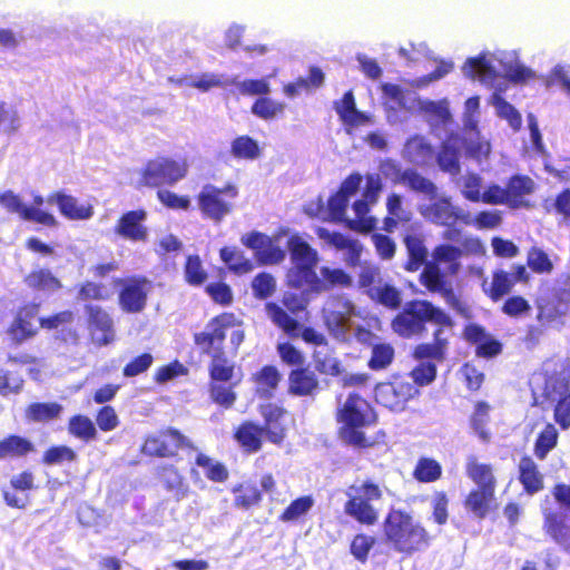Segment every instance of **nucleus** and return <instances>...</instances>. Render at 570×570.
Here are the masks:
<instances>
[{
  "instance_id": "nucleus-1",
  "label": "nucleus",
  "mask_w": 570,
  "mask_h": 570,
  "mask_svg": "<svg viewBox=\"0 0 570 570\" xmlns=\"http://www.w3.org/2000/svg\"><path fill=\"white\" fill-rule=\"evenodd\" d=\"M242 322L232 312L212 317L206 330L193 334L194 344L203 354L209 355L207 391L213 403L230 409L237 400L235 389L240 383L236 377V365L223 351L227 330L240 326Z\"/></svg>"
},
{
  "instance_id": "nucleus-2",
  "label": "nucleus",
  "mask_w": 570,
  "mask_h": 570,
  "mask_svg": "<svg viewBox=\"0 0 570 570\" xmlns=\"http://www.w3.org/2000/svg\"><path fill=\"white\" fill-rule=\"evenodd\" d=\"M428 324L434 326L432 341L417 344L412 356L416 361L434 360L436 363H443L448 356L455 322L441 307L428 299H411L393 317L391 327L400 337L412 338L426 334Z\"/></svg>"
},
{
  "instance_id": "nucleus-3",
  "label": "nucleus",
  "mask_w": 570,
  "mask_h": 570,
  "mask_svg": "<svg viewBox=\"0 0 570 570\" xmlns=\"http://www.w3.org/2000/svg\"><path fill=\"white\" fill-rule=\"evenodd\" d=\"M335 421L338 439L354 449L374 448L385 438L383 430H380L375 436L366 434V430L377 424L379 415L374 406L357 392L350 393L336 407Z\"/></svg>"
},
{
  "instance_id": "nucleus-4",
  "label": "nucleus",
  "mask_w": 570,
  "mask_h": 570,
  "mask_svg": "<svg viewBox=\"0 0 570 570\" xmlns=\"http://www.w3.org/2000/svg\"><path fill=\"white\" fill-rule=\"evenodd\" d=\"M385 544L404 557L425 550L433 537L428 529L407 511L391 509L382 523Z\"/></svg>"
},
{
  "instance_id": "nucleus-5",
  "label": "nucleus",
  "mask_w": 570,
  "mask_h": 570,
  "mask_svg": "<svg viewBox=\"0 0 570 570\" xmlns=\"http://www.w3.org/2000/svg\"><path fill=\"white\" fill-rule=\"evenodd\" d=\"M344 513L358 524L373 527L379 522L380 509L375 503L383 500V489L371 479L353 483L345 491Z\"/></svg>"
},
{
  "instance_id": "nucleus-6",
  "label": "nucleus",
  "mask_w": 570,
  "mask_h": 570,
  "mask_svg": "<svg viewBox=\"0 0 570 570\" xmlns=\"http://www.w3.org/2000/svg\"><path fill=\"white\" fill-rule=\"evenodd\" d=\"M195 451L194 442L177 428L161 426L145 435L140 452L153 459L179 460L180 451Z\"/></svg>"
},
{
  "instance_id": "nucleus-7",
  "label": "nucleus",
  "mask_w": 570,
  "mask_h": 570,
  "mask_svg": "<svg viewBox=\"0 0 570 570\" xmlns=\"http://www.w3.org/2000/svg\"><path fill=\"white\" fill-rule=\"evenodd\" d=\"M239 190L233 183H226L223 187L204 185L196 196L202 217L214 224L222 223L234 210Z\"/></svg>"
},
{
  "instance_id": "nucleus-8",
  "label": "nucleus",
  "mask_w": 570,
  "mask_h": 570,
  "mask_svg": "<svg viewBox=\"0 0 570 570\" xmlns=\"http://www.w3.org/2000/svg\"><path fill=\"white\" fill-rule=\"evenodd\" d=\"M188 174V164L185 159H175L158 156L145 163L139 171L138 187L160 188L175 186Z\"/></svg>"
},
{
  "instance_id": "nucleus-9",
  "label": "nucleus",
  "mask_w": 570,
  "mask_h": 570,
  "mask_svg": "<svg viewBox=\"0 0 570 570\" xmlns=\"http://www.w3.org/2000/svg\"><path fill=\"white\" fill-rule=\"evenodd\" d=\"M286 245L294 264L288 272V284L294 288H303L318 263L317 250L297 234L289 236Z\"/></svg>"
},
{
  "instance_id": "nucleus-10",
  "label": "nucleus",
  "mask_w": 570,
  "mask_h": 570,
  "mask_svg": "<svg viewBox=\"0 0 570 570\" xmlns=\"http://www.w3.org/2000/svg\"><path fill=\"white\" fill-rule=\"evenodd\" d=\"M264 309L269 321L288 337H301L305 343L315 346L327 344V340L323 333L312 326H303L298 320L288 315L277 302H267Z\"/></svg>"
},
{
  "instance_id": "nucleus-11",
  "label": "nucleus",
  "mask_w": 570,
  "mask_h": 570,
  "mask_svg": "<svg viewBox=\"0 0 570 570\" xmlns=\"http://www.w3.org/2000/svg\"><path fill=\"white\" fill-rule=\"evenodd\" d=\"M419 393V387L404 375H394L390 381L382 382L375 387L376 401L394 412L404 411L407 402Z\"/></svg>"
},
{
  "instance_id": "nucleus-12",
  "label": "nucleus",
  "mask_w": 570,
  "mask_h": 570,
  "mask_svg": "<svg viewBox=\"0 0 570 570\" xmlns=\"http://www.w3.org/2000/svg\"><path fill=\"white\" fill-rule=\"evenodd\" d=\"M114 285L119 286L118 304L125 313L137 314L145 309L151 282L145 276L116 278Z\"/></svg>"
},
{
  "instance_id": "nucleus-13",
  "label": "nucleus",
  "mask_w": 570,
  "mask_h": 570,
  "mask_svg": "<svg viewBox=\"0 0 570 570\" xmlns=\"http://www.w3.org/2000/svg\"><path fill=\"white\" fill-rule=\"evenodd\" d=\"M86 328L95 346L101 347L111 344L116 338L115 323L111 315L100 305L86 304Z\"/></svg>"
},
{
  "instance_id": "nucleus-14",
  "label": "nucleus",
  "mask_w": 570,
  "mask_h": 570,
  "mask_svg": "<svg viewBox=\"0 0 570 570\" xmlns=\"http://www.w3.org/2000/svg\"><path fill=\"white\" fill-rule=\"evenodd\" d=\"M259 414L263 417L261 429L266 442L283 446L289 430V415L285 407L267 403L259 406Z\"/></svg>"
},
{
  "instance_id": "nucleus-15",
  "label": "nucleus",
  "mask_w": 570,
  "mask_h": 570,
  "mask_svg": "<svg viewBox=\"0 0 570 570\" xmlns=\"http://www.w3.org/2000/svg\"><path fill=\"white\" fill-rule=\"evenodd\" d=\"M421 215L439 226L450 227L458 223L470 224V215L454 206L448 196H435L430 204L421 208Z\"/></svg>"
},
{
  "instance_id": "nucleus-16",
  "label": "nucleus",
  "mask_w": 570,
  "mask_h": 570,
  "mask_svg": "<svg viewBox=\"0 0 570 570\" xmlns=\"http://www.w3.org/2000/svg\"><path fill=\"white\" fill-rule=\"evenodd\" d=\"M530 282V274L527 266L522 264H514L512 273L504 269H495L492 272L490 284L483 283L484 294L492 301L499 302L505 295L510 294L518 283L528 284Z\"/></svg>"
},
{
  "instance_id": "nucleus-17",
  "label": "nucleus",
  "mask_w": 570,
  "mask_h": 570,
  "mask_svg": "<svg viewBox=\"0 0 570 570\" xmlns=\"http://www.w3.org/2000/svg\"><path fill=\"white\" fill-rule=\"evenodd\" d=\"M39 311L40 303L36 302L24 303L17 308L13 320L7 327V334L12 345H21L38 334L33 321L38 317Z\"/></svg>"
},
{
  "instance_id": "nucleus-18",
  "label": "nucleus",
  "mask_w": 570,
  "mask_h": 570,
  "mask_svg": "<svg viewBox=\"0 0 570 570\" xmlns=\"http://www.w3.org/2000/svg\"><path fill=\"white\" fill-rule=\"evenodd\" d=\"M353 315V303L342 296L335 297L331 307L322 309L324 326L336 338H342L347 334Z\"/></svg>"
},
{
  "instance_id": "nucleus-19",
  "label": "nucleus",
  "mask_w": 570,
  "mask_h": 570,
  "mask_svg": "<svg viewBox=\"0 0 570 570\" xmlns=\"http://www.w3.org/2000/svg\"><path fill=\"white\" fill-rule=\"evenodd\" d=\"M242 244L254 250L259 266L276 265L284 261L285 252L264 233L250 232L242 236Z\"/></svg>"
},
{
  "instance_id": "nucleus-20",
  "label": "nucleus",
  "mask_w": 570,
  "mask_h": 570,
  "mask_svg": "<svg viewBox=\"0 0 570 570\" xmlns=\"http://www.w3.org/2000/svg\"><path fill=\"white\" fill-rule=\"evenodd\" d=\"M537 320L541 324L562 322L570 307V289H556L551 296L540 297L535 302Z\"/></svg>"
},
{
  "instance_id": "nucleus-21",
  "label": "nucleus",
  "mask_w": 570,
  "mask_h": 570,
  "mask_svg": "<svg viewBox=\"0 0 570 570\" xmlns=\"http://www.w3.org/2000/svg\"><path fill=\"white\" fill-rule=\"evenodd\" d=\"M322 391L317 373L308 365L291 368L287 374V394L314 399Z\"/></svg>"
},
{
  "instance_id": "nucleus-22",
  "label": "nucleus",
  "mask_w": 570,
  "mask_h": 570,
  "mask_svg": "<svg viewBox=\"0 0 570 570\" xmlns=\"http://www.w3.org/2000/svg\"><path fill=\"white\" fill-rule=\"evenodd\" d=\"M463 338L475 346V355L481 358H493L502 353V343L490 335L479 324L470 323L463 328Z\"/></svg>"
},
{
  "instance_id": "nucleus-23",
  "label": "nucleus",
  "mask_w": 570,
  "mask_h": 570,
  "mask_svg": "<svg viewBox=\"0 0 570 570\" xmlns=\"http://www.w3.org/2000/svg\"><path fill=\"white\" fill-rule=\"evenodd\" d=\"M321 277L316 272L306 279V291L312 294L328 292L335 287H350L353 283L352 277L342 268H331L323 266L320 269Z\"/></svg>"
},
{
  "instance_id": "nucleus-24",
  "label": "nucleus",
  "mask_w": 570,
  "mask_h": 570,
  "mask_svg": "<svg viewBox=\"0 0 570 570\" xmlns=\"http://www.w3.org/2000/svg\"><path fill=\"white\" fill-rule=\"evenodd\" d=\"M147 212L142 208L124 213L115 225V233L130 242H146L148 229L144 225Z\"/></svg>"
},
{
  "instance_id": "nucleus-25",
  "label": "nucleus",
  "mask_w": 570,
  "mask_h": 570,
  "mask_svg": "<svg viewBox=\"0 0 570 570\" xmlns=\"http://www.w3.org/2000/svg\"><path fill=\"white\" fill-rule=\"evenodd\" d=\"M543 531L556 544L570 553V517L561 511L543 514Z\"/></svg>"
},
{
  "instance_id": "nucleus-26",
  "label": "nucleus",
  "mask_w": 570,
  "mask_h": 570,
  "mask_svg": "<svg viewBox=\"0 0 570 570\" xmlns=\"http://www.w3.org/2000/svg\"><path fill=\"white\" fill-rule=\"evenodd\" d=\"M233 439L244 453L253 454L263 449L265 438L261 423L254 420H243L233 431Z\"/></svg>"
},
{
  "instance_id": "nucleus-27",
  "label": "nucleus",
  "mask_w": 570,
  "mask_h": 570,
  "mask_svg": "<svg viewBox=\"0 0 570 570\" xmlns=\"http://www.w3.org/2000/svg\"><path fill=\"white\" fill-rule=\"evenodd\" d=\"M504 189L509 208H529L531 205L525 197L534 191L535 184L531 177L517 174L508 179Z\"/></svg>"
},
{
  "instance_id": "nucleus-28",
  "label": "nucleus",
  "mask_w": 570,
  "mask_h": 570,
  "mask_svg": "<svg viewBox=\"0 0 570 570\" xmlns=\"http://www.w3.org/2000/svg\"><path fill=\"white\" fill-rule=\"evenodd\" d=\"M518 480L528 495H533L544 489V474L534 459L528 454L520 458Z\"/></svg>"
},
{
  "instance_id": "nucleus-29",
  "label": "nucleus",
  "mask_w": 570,
  "mask_h": 570,
  "mask_svg": "<svg viewBox=\"0 0 570 570\" xmlns=\"http://www.w3.org/2000/svg\"><path fill=\"white\" fill-rule=\"evenodd\" d=\"M36 452L35 443L20 434H7L0 439V462L24 459Z\"/></svg>"
},
{
  "instance_id": "nucleus-30",
  "label": "nucleus",
  "mask_w": 570,
  "mask_h": 570,
  "mask_svg": "<svg viewBox=\"0 0 570 570\" xmlns=\"http://www.w3.org/2000/svg\"><path fill=\"white\" fill-rule=\"evenodd\" d=\"M495 491L471 489L463 500L468 513L479 520L485 519L497 508Z\"/></svg>"
},
{
  "instance_id": "nucleus-31",
  "label": "nucleus",
  "mask_w": 570,
  "mask_h": 570,
  "mask_svg": "<svg viewBox=\"0 0 570 570\" xmlns=\"http://www.w3.org/2000/svg\"><path fill=\"white\" fill-rule=\"evenodd\" d=\"M48 203H56L60 213L70 220H86L94 216L91 205H78L77 199L63 191H56L48 196Z\"/></svg>"
},
{
  "instance_id": "nucleus-32",
  "label": "nucleus",
  "mask_w": 570,
  "mask_h": 570,
  "mask_svg": "<svg viewBox=\"0 0 570 570\" xmlns=\"http://www.w3.org/2000/svg\"><path fill=\"white\" fill-rule=\"evenodd\" d=\"M317 236L332 245L338 250H346V263L350 266H356L361 259L362 247L357 240L351 239L338 232H330L326 228L320 227L316 230Z\"/></svg>"
},
{
  "instance_id": "nucleus-33",
  "label": "nucleus",
  "mask_w": 570,
  "mask_h": 570,
  "mask_svg": "<svg viewBox=\"0 0 570 570\" xmlns=\"http://www.w3.org/2000/svg\"><path fill=\"white\" fill-rule=\"evenodd\" d=\"M386 216L383 218L382 229L385 233H393L399 225H407L413 219L411 210L403 206V198L396 193H392L386 198Z\"/></svg>"
},
{
  "instance_id": "nucleus-34",
  "label": "nucleus",
  "mask_w": 570,
  "mask_h": 570,
  "mask_svg": "<svg viewBox=\"0 0 570 570\" xmlns=\"http://www.w3.org/2000/svg\"><path fill=\"white\" fill-rule=\"evenodd\" d=\"M13 491L3 490L2 498L6 504L14 509H24L28 505V497L21 498L16 492H26L35 489V476L31 471L24 470L10 479Z\"/></svg>"
},
{
  "instance_id": "nucleus-35",
  "label": "nucleus",
  "mask_w": 570,
  "mask_h": 570,
  "mask_svg": "<svg viewBox=\"0 0 570 570\" xmlns=\"http://www.w3.org/2000/svg\"><path fill=\"white\" fill-rule=\"evenodd\" d=\"M465 474L476 485L474 489L497 491L498 480L492 464L479 462L472 456L465 464Z\"/></svg>"
},
{
  "instance_id": "nucleus-36",
  "label": "nucleus",
  "mask_w": 570,
  "mask_h": 570,
  "mask_svg": "<svg viewBox=\"0 0 570 570\" xmlns=\"http://www.w3.org/2000/svg\"><path fill=\"white\" fill-rule=\"evenodd\" d=\"M403 244L406 248L407 259L404 263V269L406 272L419 271L426 262L428 248L424 245V238L422 235L412 233L403 236Z\"/></svg>"
},
{
  "instance_id": "nucleus-37",
  "label": "nucleus",
  "mask_w": 570,
  "mask_h": 570,
  "mask_svg": "<svg viewBox=\"0 0 570 570\" xmlns=\"http://www.w3.org/2000/svg\"><path fill=\"white\" fill-rule=\"evenodd\" d=\"M334 109L344 125L358 127L370 121V117L356 109L355 98L351 90L342 99L334 102Z\"/></svg>"
},
{
  "instance_id": "nucleus-38",
  "label": "nucleus",
  "mask_w": 570,
  "mask_h": 570,
  "mask_svg": "<svg viewBox=\"0 0 570 570\" xmlns=\"http://www.w3.org/2000/svg\"><path fill=\"white\" fill-rule=\"evenodd\" d=\"M281 380L282 374L275 365H264L252 375L256 394L261 397H272Z\"/></svg>"
},
{
  "instance_id": "nucleus-39",
  "label": "nucleus",
  "mask_w": 570,
  "mask_h": 570,
  "mask_svg": "<svg viewBox=\"0 0 570 570\" xmlns=\"http://www.w3.org/2000/svg\"><path fill=\"white\" fill-rule=\"evenodd\" d=\"M23 282L33 292L55 293L62 288L61 281L49 268L32 269Z\"/></svg>"
},
{
  "instance_id": "nucleus-40",
  "label": "nucleus",
  "mask_w": 570,
  "mask_h": 570,
  "mask_svg": "<svg viewBox=\"0 0 570 570\" xmlns=\"http://www.w3.org/2000/svg\"><path fill=\"white\" fill-rule=\"evenodd\" d=\"M157 478L163 487L174 493L176 501H180L188 494V487L179 470L173 464H163L157 469Z\"/></svg>"
},
{
  "instance_id": "nucleus-41",
  "label": "nucleus",
  "mask_w": 570,
  "mask_h": 570,
  "mask_svg": "<svg viewBox=\"0 0 570 570\" xmlns=\"http://www.w3.org/2000/svg\"><path fill=\"white\" fill-rule=\"evenodd\" d=\"M232 492L234 494L233 505L242 510H250L258 507L263 501V494L259 487L253 482H242L236 484Z\"/></svg>"
},
{
  "instance_id": "nucleus-42",
  "label": "nucleus",
  "mask_w": 570,
  "mask_h": 570,
  "mask_svg": "<svg viewBox=\"0 0 570 570\" xmlns=\"http://www.w3.org/2000/svg\"><path fill=\"white\" fill-rule=\"evenodd\" d=\"M219 256L227 268L236 275L248 274L255 268L254 263L236 247L225 246L220 248Z\"/></svg>"
},
{
  "instance_id": "nucleus-43",
  "label": "nucleus",
  "mask_w": 570,
  "mask_h": 570,
  "mask_svg": "<svg viewBox=\"0 0 570 570\" xmlns=\"http://www.w3.org/2000/svg\"><path fill=\"white\" fill-rule=\"evenodd\" d=\"M325 80L324 72L320 67H309V73L307 78L299 77L295 81L286 83L283 88L284 92L288 97H294L302 91H311L323 86Z\"/></svg>"
},
{
  "instance_id": "nucleus-44",
  "label": "nucleus",
  "mask_w": 570,
  "mask_h": 570,
  "mask_svg": "<svg viewBox=\"0 0 570 570\" xmlns=\"http://www.w3.org/2000/svg\"><path fill=\"white\" fill-rule=\"evenodd\" d=\"M423 266L419 281L430 293L442 294L450 287L446 275L440 269L439 265L428 262Z\"/></svg>"
},
{
  "instance_id": "nucleus-45",
  "label": "nucleus",
  "mask_w": 570,
  "mask_h": 570,
  "mask_svg": "<svg viewBox=\"0 0 570 570\" xmlns=\"http://www.w3.org/2000/svg\"><path fill=\"white\" fill-rule=\"evenodd\" d=\"M559 442V431L551 422L546 423L543 429L538 433L534 445L533 454L539 460H546L548 454L557 448Z\"/></svg>"
},
{
  "instance_id": "nucleus-46",
  "label": "nucleus",
  "mask_w": 570,
  "mask_h": 570,
  "mask_svg": "<svg viewBox=\"0 0 570 570\" xmlns=\"http://www.w3.org/2000/svg\"><path fill=\"white\" fill-rule=\"evenodd\" d=\"M368 200L357 199L353 203V209L357 216L356 219H346L345 226L354 232H358L362 234H367L374 230L376 225V219L372 216L365 217V215L370 212Z\"/></svg>"
},
{
  "instance_id": "nucleus-47",
  "label": "nucleus",
  "mask_w": 570,
  "mask_h": 570,
  "mask_svg": "<svg viewBox=\"0 0 570 570\" xmlns=\"http://www.w3.org/2000/svg\"><path fill=\"white\" fill-rule=\"evenodd\" d=\"M463 255V250L451 244H440L433 248L432 261L436 265L441 263H448V273L450 275H456L460 271V258Z\"/></svg>"
},
{
  "instance_id": "nucleus-48",
  "label": "nucleus",
  "mask_w": 570,
  "mask_h": 570,
  "mask_svg": "<svg viewBox=\"0 0 570 570\" xmlns=\"http://www.w3.org/2000/svg\"><path fill=\"white\" fill-rule=\"evenodd\" d=\"M401 184L405 185L412 191L426 195L430 199L438 196L436 185L429 178L422 176L414 168H407L404 170Z\"/></svg>"
},
{
  "instance_id": "nucleus-49",
  "label": "nucleus",
  "mask_w": 570,
  "mask_h": 570,
  "mask_svg": "<svg viewBox=\"0 0 570 570\" xmlns=\"http://www.w3.org/2000/svg\"><path fill=\"white\" fill-rule=\"evenodd\" d=\"M366 294L372 301L390 309H397L402 303L400 291L390 284L371 286L366 289Z\"/></svg>"
},
{
  "instance_id": "nucleus-50",
  "label": "nucleus",
  "mask_w": 570,
  "mask_h": 570,
  "mask_svg": "<svg viewBox=\"0 0 570 570\" xmlns=\"http://www.w3.org/2000/svg\"><path fill=\"white\" fill-rule=\"evenodd\" d=\"M442 465L433 458L421 456L412 472L413 478L420 483H433L441 479Z\"/></svg>"
},
{
  "instance_id": "nucleus-51",
  "label": "nucleus",
  "mask_w": 570,
  "mask_h": 570,
  "mask_svg": "<svg viewBox=\"0 0 570 570\" xmlns=\"http://www.w3.org/2000/svg\"><path fill=\"white\" fill-rule=\"evenodd\" d=\"M469 70L465 75L471 78L478 77V79L485 85L493 86L498 75L491 63L485 59L484 56L471 57L466 60Z\"/></svg>"
},
{
  "instance_id": "nucleus-52",
  "label": "nucleus",
  "mask_w": 570,
  "mask_h": 570,
  "mask_svg": "<svg viewBox=\"0 0 570 570\" xmlns=\"http://www.w3.org/2000/svg\"><path fill=\"white\" fill-rule=\"evenodd\" d=\"M62 406L56 402H35L27 406L24 415L28 421L48 422L57 419Z\"/></svg>"
},
{
  "instance_id": "nucleus-53",
  "label": "nucleus",
  "mask_w": 570,
  "mask_h": 570,
  "mask_svg": "<svg viewBox=\"0 0 570 570\" xmlns=\"http://www.w3.org/2000/svg\"><path fill=\"white\" fill-rule=\"evenodd\" d=\"M433 154V146L423 136L414 135L404 144V155L411 161H425Z\"/></svg>"
},
{
  "instance_id": "nucleus-54",
  "label": "nucleus",
  "mask_w": 570,
  "mask_h": 570,
  "mask_svg": "<svg viewBox=\"0 0 570 570\" xmlns=\"http://www.w3.org/2000/svg\"><path fill=\"white\" fill-rule=\"evenodd\" d=\"M70 435L89 442L97 438V429L90 417L83 414L72 415L67 425Z\"/></svg>"
},
{
  "instance_id": "nucleus-55",
  "label": "nucleus",
  "mask_w": 570,
  "mask_h": 570,
  "mask_svg": "<svg viewBox=\"0 0 570 570\" xmlns=\"http://www.w3.org/2000/svg\"><path fill=\"white\" fill-rule=\"evenodd\" d=\"M195 463L205 470V476L212 482L223 483L229 476L227 468L222 462L213 460L203 452L197 453Z\"/></svg>"
},
{
  "instance_id": "nucleus-56",
  "label": "nucleus",
  "mask_w": 570,
  "mask_h": 570,
  "mask_svg": "<svg viewBox=\"0 0 570 570\" xmlns=\"http://www.w3.org/2000/svg\"><path fill=\"white\" fill-rule=\"evenodd\" d=\"M230 153L236 159L254 160L261 156V147L250 136L242 135L232 141Z\"/></svg>"
},
{
  "instance_id": "nucleus-57",
  "label": "nucleus",
  "mask_w": 570,
  "mask_h": 570,
  "mask_svg": "<svg viewBox=\"0 0 570 570\" xmlns=\"http://www.w3.org/2000/svg\"><path fill=\"white\" fill-rule=\"evenodd\" d=\"M112 293L102 283L86 281L77 286V299L80 302H105Z\"/></svg>"
},
{
  "instance_id": "nucleus-58",
  "label": "nucleus",
  "mask_w": 570,
  "mask_h": 570,
  "mask_svg": "<svg viewBox=\"0 0 570 570\" xmlns=\"http://www.w3.org/2000/svg\"><path fill=\"white\" fill-rule=\"evenodd\" d=\"M394 356L395 351L390 343H376L372 346L367 366L372 371L385 370L392 364Z\"/></svg>"
},
{
  "instance_id": "nucleus-59",
  "label": "nucleus",
  "mask_w": 570,
  "mask_h": 570,
  "mask_svg": "<svg viewBox=\"0 0 570 570\" xmlns=\"http://www.w3.org/2000/svg\"><path fill=\"white\" fill-rule=\"evenodd\" d=\"M436 161L440 169L444 173L452 176H456L461 173L460 151L452 145L442 144L436 156Z\"/></svg>"
},
{
  "instance_id": "nucleus-60",
  "label": "nucleus",
  "mask_w": 570,
  "mask_h": 570,
  "mask_svg": "<svg viewBox=\"0 0 570 570\" xmlns=\"http://www.w3.org/2000/svg\"><path fill=\"white\" fill-rule=\"evenodd\" d=\"M284 102L275 101L265 96L257 98L250 107L252 114L263 120H271L278 116H282L284 114Z\"/></svg>"
},
{
  "instance_id": "nucleus-61",
  "label": "nucleus",
  "mask_w": 570,
  "mask_h": 570,
  "mask_svg": "<svg viewBox=\"0 0 570 570\" xmlns=\"http://www.w3.org/2000/svg\"><path fill=\"white\" fill-rule=\"evenodd\" d=\"M527 266L535 274L548 275L554 269V264L549 255L540 247L532 246L527 253Z\"/></svg>"
},
{
  "instance_id": "nucleus-62",
  "label": "nucleus",
  "mask_w": 570,
  "mask_h": 570,
  "mask_svg": "<svg viewBox=\"0 0 570 570\" xmlns=\"http://www.w3.org/2000/svg\"><path fill=\"white\" fill-rule=\"evenodd\" d=\"M250 287L256 299L265 301L276 292L277 282L271 273L261 272L252 279Z\"/></svg>"
},
{
  "instance_id": "nucleus-63",
  "label": "nucleus",
  "mask_w": 570,
  "mask_h": 570,
  "mask_svg": "<svg viewBox=\"0 0 570 570\" xmlns=\"http://www.w3.org/2000/svg\"><path fill=\"white\" fill-rule=\"evenodd\" d=\"M207 272L198 255H188L184 264L185 282L191 286H200L207 279Z\"/></svg>"
},
{
  "instance_id": "nucleus-64",
  "label": "nucleus",
  "mask_w": 570,
  "mask_h": 570,
  "mask_svg": "<svg viewBox=\"0 0 570 570\" xmlns=\"http://www.w3.org/2000/svg\"><path fill=\"white\" fill-rule=\"evenodd\" d=\"M314 500L311 495H303L293 500L278 515L282 522H294L304 517L313 507Z\"/></svg>"
}]
</instances>
